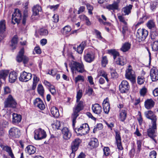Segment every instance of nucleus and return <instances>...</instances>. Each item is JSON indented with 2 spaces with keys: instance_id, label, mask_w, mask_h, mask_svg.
I'll list each match as a JSON object with an SVG mask.
<instances>
[{
  "instance_id": "nucleus-52",
  "label": "nucleus",
  "mask_w": 158,
  "mask_h": 158,
  "mask_svg": "<svg viewBox=\"0 0 158 158\" xmlns=\"http://www.w3.org/2000/svg\"><path fill=\"white\" fill-rule=\"evenodd\" d=\"M145 81L144 78L143 76H138L137 77V83L139 85L142 84Z\"/></svg>"
},
{
  "instance_id": "nucleus-46",
  "label": "nucleus",
  "mask_w": 158,
  "mask_h": 158,
  "mask_svg": "<svg viewBox=\"0 0 158 158\" xmlns=\"http://www.w3.org/2000/svg\"><path fill=\"white\" fill-rule=\"evenodd\" d=\"M108 60L106 56H103L102 57V64L104 67H105L108 63Z\"/></svg>"
},
{
  "instance_id": "nucleus-18",
  "label": "nucleus",
  "mask_w": 158,
  "mask_h": 158,
  "mask_svg": "<svg viewBox=\"0 0 158 158\" xmlns=\"http://www.w3.org/2000/svg\"><path fill=\"white\" fill-rule=\"evenodd\" d=\"M144 114L147 118L152 120V123H156V116L154 114L152 111L149 110L146 111L144 113Z\"/></svg>"
},
{
  "instance_id": "nucleus-29",
  "label": "nucleus",
  "mask_w": 158,
  "mask_h": 158,
  "mask_svg": "<svg viewBox=\"0 0 158 158\" xmlns=\"http://www.w3.org/2000/svg\"><path fill=\"white\" fill-rule=\"evenodd\" d=\"M0 146L4 150L8 153L9 155L11 158H14V155L10 147L7 146H4L2 145H1Z\"/></svg>"
},
{
  "instance_id": "nucleus-31",
  "label": "nucleus",
  "mask_w": 158,
  "mask_h": 158,
  "mask_svg": "<svg viewBox=\"0 0 158 158\" xmlns=\"http://www.w3.org/2000/svg\"><path fill=\"white\" fill-rule=\"evenodd\" d=\"M91 149H93L97 147L98 145V139L96 138H92L89 143Z\"/></svg>"
},
{
  "instance_id": "nucleus-64",
  "label": "nucleus",
  "mask_w": 158,
  "mask_h": 158,
  "mask_svg": "<svg viewBox=\"0 0 158 158\" xmlns=\"http://www.w3.org/2000/svg\"><path fill=\"white\" fill-rule=\"evenodd\" d=\"M54 19V22L56 23L58 22L59 21V16L57 14H54L52 17Z\"/></svg>"
},
{
  "instance_id": "nucleus-47",
  "label": "nucleus",
  "mask_w": 158,
  "mask_h": 158,
  "mask_svg": "<svg viewBox=\"0 0 158 158\" xmlns=\"http://www.w3.org/2000/svg\"><path fill=\"white\" fill-rule=\"evenodd\" d=\"M103 128V125L102 123L98 124L93 129V131L95 133L98 130L101 129Z\"/></svg>"
},
{
  "instance_id": "nucleus-12",
  "label": "nucleus",
  "mask_w": 158,
  "mask_h": 158,
  "mask_svg": "<svg viewBox=\"0 0 158 158\" xmlns=\"http://www.w3.org/2000/svg\"><path fill=\"white\" fill-rule=\"evenodd\" d=\"M120 2V0L114 1L112 4L106 5V8L110 11H112L114 12L115 10L118 9Z\"/></svg>"
},
{
  "instance_id": "nucleus-23",
  "label": "nucleus",
  "mask_w": 158,
  "mask_h": 158,
  "mask_svg": "<svg viewBox=\"0 0 158 158\" xmlns=\"http://www.w3.org/2000/svg\"><path fill=\"white\" fill-rule=\"evenodd\" d=\"M33 12L32 17L34 16H38L39 15V13L41 12L42 9L41 6L38 5L34 6L32 8Z\"/></svg>"
},
{
  "instance_id": "nucleus-20",
  "label": "nucleus",
  "mask_w": 158,
  "mask_h": 158,
  "mask_svg": "<svg viewBox=\"0 0 158 158\" xmlns=\"http://www.w3.org/2000/svg\"><path fill=\"white\" fill-rule=\"evenodd\" d=\"M92 109L94 113L98 115L100 114L102 110L101 106L97 103L92 105Z\"/></svg>"
},
{
  "instance_id": "nucleus-63",
  "label": "nucleus",
  "mask_w": 158,
  "mask_h": 158,
  "mask_svg": "<svg viewBox=\"0 0 158 158\" xmlns=\"http://www.w3.org/2000/svg\"><path fill=\"white\" fill-rule=\"evenodd\" d=\"M147 92V89L146 88L143 87L140 90V94L141 95L144 96Z\"/></svg>"
},
{
  "instance_id": "nucleus-40",
  "label": "nucleus",
  "mask_w": 158,
  "mask_h": 158,
  "mask_svg": "<svg viewBox=\"0 0 158 158\" xmlns=\"http://www.w3.org/2000/svg\"><path fill=\"white\" fill-rule=\"evenodd\" d=\"M37 89L38 94L41 96H43L44 93V89L43 85L41 84H39Z\"/></svg>"
},
{
  "instance_id": "nucleus-43",
  "label": "nucleus",
  "mask_w": 158,
  "mask_h": 158,
  "mask_svg": "<svg viewBox=\"0 0 158 158\" xmlns=\"http://www.w3.org/2000/svg\"><path fill=\"white\" fill-rule=\"evenodd\" d=\"M152 49L154 51L158 50V40L155 41L152 45Z\"/></svg>"
},
{
  "instance_id": "nucleus-39",
  "label": "nucleus",
  "mask_w": 158,
  "mask_h": 158,
  "mask_svg": "<svg viewBox=\"0 0 158 158\" xmlns=\"http://www.w3.org/2000/svg\"><path fill=\"white\" fill-rule=\"evenodd\" d=\"M18 42L17 38L16 36H14L11 40V46L13 49L15 48Z\"/></svg>"
},
{
  "instance_id": "nucleus-24",
  "label": "nucleus",
  "mask_w": 158,
  "mask_h": 158,
  "mask_svg": "<svg viewBox=\"0 0 158 158\" xmlns=\"http://www.w3.org/2000/svg\"><path fill=\"white\" fill-rule=\"evenodd\" d=\"M18 74L15 71L11 72L9 74V81L13 83L15 81L17 78Z\"/></svg>"
},
{
  "instance_id": "nucleus-19",
  "label": "nucleus",
  "mask_w": 158,
  "mask_h": 158,
  "mask_svg": "<svg viewBox=\"0 0 158 158\" xmlns=\"http://www.w3.org/2000/svg\"><path fill=\"white\" fill-rule=\"evenodd\" d=\"M81 142V140L78 138L75 139L73 141L71 144V148L72 151H76Z\"/></svg>"
},
{
  "instance_id": "nucleus-5",
  "label": "nucleus",
  "mask_w": 158,
  "mask_h": 158,
  "mask_svg": "<svg viewBox=\"0 0 158 158\" xmlns=\"http://www.w3.org/2000/svg\"><path fill=\"white\" fill-rule=\"evenodd\" d=\"M22 15L20 11L18 9H15L12 15V22L14 24L19 23L21 19Z\"/></svg>"
},
{
  "instance_id": "nucleus-44",
  "label": "nucleus",
  "mask_w": 158,
  "mask_h": 158,
  "mask_svg": "<svg viewBox=\"0 0 158 158\" xmlns=\"http://www.w3.org/2000/svg\"><path fill=\"white\" fill-rule=\"evenodd\" d=\"M120 49L123 52L127 51L128 50V42L123 44Z\"/></svg>"
},
{
  "instance_id": "nucleus-8",
  "label": "nucleus",
  "mask_w": 158,
  "mask_h": 158,
  "mask_svg": "<svg viewBox=\"0 0 158 158\" xmlns=\"http://www.w3.org/2000/svg\"><path fill=\"white\" fill-rule=\"evenodd\" d=\"M24 48H22L16 57V60L19 62H20L23 61V63L25 64L28 61L29 58L24 55Z\"/></svg>"
},
{
  "instance_id": "nucleus-10",
  "label": "nucleus",
  "mask_w": 158,
  "mask_h": 158,
  "mask_svg": "<svg viewBox=\"0 0 158 158\" xmlns=\"http://www.w3.org/2000/svg\"><path fill=\"white\" fill-rule=\"evenodd\" d=\"M9 133L10 137L13 138H19L21 134L19 129L15 127L10 128Z\"/></svg>"
},
{
  "instance_id": "nucleus-56",
  "label": "nucleus",
  "mask_w": 158,
  "mask_h": 158,
  "mask_svg": "<svg viewBox=\"0 0 158 158\" xmlns=\"http://www.w3.org/2000/svg\"><path fill=\"white\" fill-rule=\"evenodd\" d=\"M115 139L116 142H121V138L119 133L117 131L115 132Z\"/></svg>"
},
{
  "instance_id": "nucleus-32",
  "label": "nucleus",
  "mask_w": 158,
  "mask_h": 158,
  "mask_svg": "<svg viewBox=\"0 0 158 158\" xmlns=\"http://www.w3.org/2000/svg\"><path fill=\"white\" fill-rule=\"evenodd\" d=\"M109 54L113 56L114 60L119 56V52L115 49H110L108 51Z\"/></svg>"
},
{
  "instance_id": "nucleus-34",
  "label": "nucleus",
  "mask_w": 158,
  "mask_h": 158,
  "mask_svg": "<svg viewBox=\"0 0 158 158\" xmlns=\"http://www.w3.org/2000/svg\"><path fill=\"white\" fill-rule=\"evenodd\" d=\"M51 111L53 116L56 118H57L59 116V113L58 108L55 106H53L51 108Z\"/></svg>"
},
{
  "instance_id": "nucleus-14",
  "label": "nucleus",
  "mask_w": 158,
  "mask_h": 158,
  "mask_svg": "<svg viewBox=\"0 0 158 158\" xmlns=\"http://www.w3.org/2000/svg\"><path fill=\"white\" fill-rule=\"evenodd\" d=\"M128 83L127 81L123 80L119 85V89L121 92L127 93L128 91Z\"/></svg>"
},
{
  "instance_id": "nucleus-59",
  "label": "nucleus",
  "mask_w": 158,
  "mask_h": 158,
  "mask_svg": "<svg viewBox=\"0 0 158 158\" xmlns=\"http://www.w3.org/2000/svg\"><path fill=\"white\" fill-rule=\"evenodd\" d=\"M123 14L124 15L128 14V6H127L123 8L122 9Z\"/></svg>"
},
{
  "instance_id": "nucleus-58",
  "label": "nucleus",
  "mask_w": 158,
  "mask_h": 158,
  "mask_svg": "<svg viewBox=\"0 0 158 158\" xmlns=\"http://www.w3.org/2000/svg\"><path fill=\"white\" fill-rule=\"evenodd\" d=\"M64 33L67 34L71 30V27L69 26H66L64 28Z\"/></svg>"
},
{
  "instance_id": "nucleus-13",
  "label": "nucleus",
  "mask_w": 158,
  "mask_h": 158,
  "mask_svg": "<svg viewBox=\"0 0 158 158\" xmlns=\"http://www.w3.org/2000/svg\"><path fill=\"white\" fill-rule=\"evenodd\" d=\"M136 75L132 67L129 65V80L132 85L136 84Z\"/></svg>"
},
{
  "instance_id": "nucleus-22",
  "label": "nucleus",
  "mask_w": 158,
  "mask_h": 158,
  "mask_svg": "<svg viewBox=\"0 0 158 158\" xmlns=\"http://www.w3.org/2000/svg\"><path fill=\"white\" fill-rule=\"evenodd\" d=\"M12 115V123L13 124H17L21 122L22 119V116L20 114L13 113Z\"/></svg>"
},
{
  "instance_id": "nucleus-41",
  "label": "nucleus",
  "mask_w": 158,
  "mask_h": 158,
  "mask_svg": "<svg viewBox=\"0 0 158 158\" xmlns=\"http://www.w3.org/2000/svg\"><path fill=\"white\" fill-rule=\"evenodd\" d=\"M9 72L7 70L1 71L0 72V79H2L5 80Z\"/></svg>"
},
{
  "instance_id": "nucleus-45",
  "label": "nucleus",
  "mask_w": 158,
  "mask_h": 158,
  "mask_svg": "<svg viewBox=\"0 0 158 158\" xmlns=\"http://www.w3.org/2000/svg\"><path fill=\"white\" fill-rule=\"evenodd\" d=\"M82 96V90L79 89L78 91L77 92V94L76 96L77 100L76 102L80 101L81 98Z\"/></svg>"
},
{
  "instance_id": "nucleus-30",
  "label": "nucleus",
  "mask_w": 158,
  "mask_h": 158,
  "mask_svg": "<svg viewBox=\"0 0 158 158\" xmlns=\"http://www.w3.org/2000/svg\"><path fill=\"white\" fill-rule=\"evenodd\" d=\"M151 36L152 39L158 40V30L157 28L151 30Z\"/></svg>"
},
{
  "instance_id": "nucleus-48",
  "label": "nucleus",
  "mask_w": 158,
  "mask_h": 158,
  "mask_svg": "<svg viewBox=\"0 0 158 158\" xmlns=\"http://www.w3.org/2000/svg\"><path fill=\"white\" fill-rule=\"evenodd\" d=\"M142 141L141 140H139L137 141V152L139 153L141 150V145Z\"/></svg>"
},
{
  "instance_id": "nucleus-26",
  "label": "nucleus",
  "mask_w": 158,
  "mask_h": 158,
  "mask_svg": "<svg viewBox=\"0 0 158 158\" xmlns=\"http://www.w3.org/2000/svg\"><path fill=\"white\" fill-rule=\"evenodd\" d=\"M94 54L93 53H89L84 56L85 60L88 62L90 63L94 59Z\"/></svg>"
},
{
  "instance_id": "nucleus-54",
  "label": "nucleus",
  "mask_w": 158,
  "mask_h": 158,
  "mask_svg": "<svg viewBox=\"0 0 158 158\" xmlns=\"http://www.w3.org/2000/svg\"><path fill=\"white\" fill-rule=\"evenodd\" d=\"M151 9L153 10L158 6V2L156 1H154L151 4Z\"/></svg>"
},
{
  "instance_id": "nucleus-3",
  "label": "nucleus",
  "mask_w": 158,
  "mask_h": 158,
  "mask_svg": "<svg viewBox=\"0 0 158 158\" xmlns=\"http://www.w3.org/2000/svg\"><path fill=\"white\" fill-rule=\"evenodd\" d=\"M89 130V126L87 123L83 124L79 127L76 128L75 129V131L81 135L86 134Z\"/></svg>"
},
{
  "instance_id": "nucleus-38",
  "label": "nucleus",
  "mask_w": 158,
  "mask_h": 158,
  "mask_svg": "<svg viewBox=\"0 0 158 158\" xmlns=\"http://www.w3.org/2000/svg\"><path fill=\"white\" fill-rule=\"evenodd\" d=\"M33 82L32 87V89L34 90L36 88L37 84L39 81V78L35 75H33Z\"/></svg>"
},
{
  "instance_id": "nucleus-55",
  "label": "nucleus",
  "mask_w": 158,
  "mask_h": 158,
  "mask_svg": "<svg viewBox=\"0 0 158 158\" xmlns=\"http://www.w3.org/2000/svg\"><path fill=\"white\" fill-rule=\"evenodd\" d=\"M84 78L83 76L81 75H78L75 78V81L76 83L77 82L79 81H84Z\"/></svg>"
},
{
  "instance_id": "nucleus-37",
  "label": "nucleus",
  "mask_w": 158,
  "mask_h": 158,
  "mask_svg": "<svg viewBox=\"0 0 158 158\" xmlns=\"http://www.w3.org/2000/svg\"><path fill=\"white\" fill-rule=\"evenodd\" d=\"M147 27L150 29H152L156 28V27L155 23L153 20H150L148 21L147 23Z\"/></svg>"
},
{
  "instance_id": "nucleus-27",
  "label": "nucleus",
  "mask_w": 158,
  "mask_h": 158,
  "mask_svg": "<svg viewBox=\"0 0 158 158\" xmlns=\"http://www.w3.org/2000/svg\"><path fill=\"white\" fill-rule=\"evenodd\" d=\"M26 152L29 155L34 154L36 151V148L34 146L30 145L28 146L25 149Z\"/></svg>"
},
{
  "instance_id": "nucleus-28",
  "label": "nucleus",
  "mask_w": 158,
  "mask_h": 158,
  "mask_svg": "<svg viewBox=\"0 0 158 158\" xmlns=\"http://www.w3.org/2000/svg\"><path fill=\"white\" fill-rule=\"evenodd\" d=\"M155 102L152 99L147 100L144 103L145 107L147 109H150L154 106Z\"/></svg>"
},
{
  "instance_id": "nucleus-42",
  "label": "nucleus",
  "mask_w": 158,
  "mask_h": 158,
  "mask_svg": "<svg viewBox=\"0 0 158 158\" xmlns=\"http://www.w3.org/2000/svg\"><path fill=\"white\" fill-rule=\"evenodd\" d=\"M99 74L100 76H102L104 77L106 79V81L108 82L109 80L107 77V75L105 71L103 70L100 71L99 72Z\"/></svg>"
},
{
  "instance_id": "nucleus-62",
  "label": "nucleus",
  "mask_w": 158,
  "mask_h": 158,
  "mask_svg": "<svg viewBox=\"0 0 158 158\" xmlns=\"http://www.w3.org/2000/svg\"><path fill=\"white\" fill-rule=\"evenodd\" d=\"M11 92L10 88L8 86H5L4 88V93L5 94H8Z\"/></svg>"
},
{
  "instance_id": "nucleus-51",
  "label": "nucleus",
  "mask_w": 158,
  "mask_h": 158,
  "mask_svg": "<svg viewBox=\"0 0 158 158\" xmlns=\"http://www.w3.org/2000/svg\"><path fill=\"white\" fill-rule=\"evenodd\" d=\"M39 33L41 35H46L48 34V31L46 29L41 28L40 31Z\"/></svg>"
},
{
  "instance_id": "nucleus-35",
  "label": "nucleus",
  "mask_w": 158,
  "mask_h": 158,
  "mask_svg": "<svg viewBox=\"0 0 158 158\" xmlns=\"http://www.w3.org/2000/svg\"><path fill=\"white\" fill-rule=\"evenodd\" d=\"M86 45V42H83L81 44L77 47V52L80 54H81L84 50V48Z\"/></svg>"
},
{
  "instance_id": "nucleus-60",
  "label": "nucleus",
  "mask_w": 158,
  "mask_h": 158,
  "mask_svg": "<svg viewBox=\"0 0 158 158\" xmlns=\"http://www.w3.org/2000/svg\"><path fill=\"white\" fill-rule=\"evenodd\" d=\"M156 153L155 151H152L150 153V158H156Z\"/></svg>"
},
{
  "instance_id": "nucleus-61",
  "label": "nucleus",
  "mask_w": 158,
  "mask_h": 158,
  "mask_svg": "<svg viewBox=\"0 0 158 158\" xmlns=\"http://www.w3.org/2000/svg\"><path fill=\"white\" fill-rule=\"evenodd\" d=\"M49 90L51 93L53 95H54L56 93L55 87L53 85L51 86L49 88Z\"/></svg>"
},
{
  "instance_id": "nucleus-17",
  "label": "nucleus",
  "mask_w": 158,
  "mask_h": 158,
  "mask_svg": "<svg viewBox=\"0 0 158 158\" xmlns=\"http://www.w3.org/2000/svg\"><path fill=\"white\" fill-rule=\"evenodd\" d=\"M62 133L63 139L66 140L69 139L71 136V133L69 128L67 127H64L62 129Z\"/></svg>"
},
{
  "instance_id": "nucleus-4",
  "label": "nucleus",
  "mask_w": 158,
  "mask_h": 158,
  "mask_svg": "<svg viewBox=\"0 0 158 158\" xmlns=\"http://www.w3.org/2000/svg\"><path fill=\"white\" fill-rule=\"evenodd\" d=\"M152 125L148 129L147 134L148 136L153 139L155 141L154 139L156 136V133L157 130L156 123H152Z\"/></svg>"
},
{
  "instance_id": "nucleus-50",
  "label": "nucleus",
  "mask_w": 158,
  "mask_h": 158,
  "mask_svg": "<svg viewBox=\"0 0 158 158\" xmlns=\"http://www.w3.org/2000/svg\"><path fill=\"white\" fill-rule=\"evenodd\" d=\"M103 151L104 155L106 156H108L110 153V150L108 147H104L103 148Z\"/></svg>"
},
{
  "instance_id": "nucleus-7",
  "label": "nucleus",
  "mask_w": 158,
  "mask_h": 158,
  "mask_svg": "<svg viewBox=\"0 0 158 158\" xmlns=\"http://www.w3.org/2000/svg\"><path fill=\"white\" fill-rule=\"evenodd\" d=\"M148 35V32L143 29L139 28L137 30V38L139 41H143L146 39Z\"/></svg>"
},
{
  "instance_id": "nucleus-15",
  "label": "nucleus",
  "mask_w": 158,
  "mask_h": 158,
  "mask_svg": "<svg viewBox=\"0 0 158 158\" xmlns=\"http://www.w3.org/2000/svg\"><path fill=\"white\" fill-rule=\"evenodd\" d=\"M6 21L2 20L0 21V42L3 39L4 35V33L5 31Z\"/></svg>"
},
{
  "instance_id": "nucleus-11",
  "label": "nucleus",
  "mask_w": 158,
  "mask_h": 158,
  "mask_svg": "<svg viewBox=\"0 0 158 158\" xmlns=\"http://www.w3.org/2000/svg\"><path fill=\"white\" fill-rule=\"evenodd\" d=\"M31 77L32 75L31 73L24 71L21 73L19 79L20 81L26 82L30 80Z\"/></svg>"
},
{
  "instance_id": "nucleus-6",
  "label": "nucleus",
  "mask_w": 158,
  "mask_h": 158,
  "mask_svg": "<svg viewBox=\"0 0 158 158\" xmlns=\"http://www.w3.org/2000/svg\"><path fill=\"white\" fill-rule=\"evenodd\" d=\"M17 103L15 100L11 95H9L4 102L5 107L15 108Z\"/></svg>"
},
{
  "instance_id": "nucleus-9",
  "label": "nucleus",
  "mask_w": 158,
  "mask_h": 158,
  "mask_svg": "<svg viewBox=\"0 0 158 158\" xmlns=\"http://www.w3.org/2000/svg\"><path fill=\"white\" fill-rule=\"evenodd\" d=\"M34 138L36 140H40L44 139L46 137L45 131L41 128H39L35 130Z\"/></svg>"
},
{
  "instance_id": "nucleus-21",
  "label": "nucleus",
  "mask_w": 158,
  "mask_h": 158,
  "mask_svg": "<svg viewBox=\"0 0 158 158\" xmlns=\"http://www.w3.org/2000/svg\"><path fill=\"white\" fill-rule=\"evenodd\" d=\"M34 104L41 110H43L45 108V106L43 102L39 98H37L34 100Z\"/></svg>"
},
{
  "instance_id": "nucleus-2",
  "label": "nucleus",
  "mask_w": 158,
  "mask_h": 158,
  "mask_svg": "<svg viewBox=\"0 0 158 158\" xmlns=\"http://www.w3.org/2000/svg\"><path fill=\"white\" fill-rule=\"evenodd\" d=\"M70 67L73 74L74 72L82 73L85 71L84 66L82 62L79 63L76 61H72L70 64Z\"/></svg>"
},
{
  "instance_id": "nucleus-33",
  "label": "nucleus",
  "mask_w": 158,
  "mask_h": 158,
  "mask_svg": "<svg viewBox=\"0 0 158 158\" xmlns=\"http://www.w3.org/2000/svg\"><path fill=\"white\" fill-rule=\"evenodd\" d=\"M114 61L116 64L121 65H123L126 63V59L121 56H119Z\"/></svg>"
},
{
  "instance_id": "nucleus-1",
  "label": "nucleus",
  "mask_w": 158,
  "mask_h": 158,
  "mask_svg": "<svg viewBox=\"0 0 158 158\" xmlns=\"http://www.w3.org/2000/svg\"><path fill=\"white\" fill-rule=\"evenodd\" d=\"M77 103L73 109V113L72 115L73 124L76 122V119L79 115L78 113L82 110L84 107L83 102L82 101L76 102Z\"/></svg>"
},
{
  "instance_id": "nucleus-25",
  "label": "nucleus",
  "mask_w": 158,
  "mask_h": 158,
  "mask_svg": "<svg viewBox=\"0 0 158 158\" xmlns=\"http://www.w3.org/2000/svg\"><path fill=\"white\" fill-rule=\"evenodd\" d=\"M103 106L104 112L106 114H108L110 111V106L107 98H106L103 101Z\"/></svg>"
},
{
  "instance_id": "nucleus-36",
  "label": "nucleus",
  "mask_w": 158,
  "mask_h": 158,
  "mask_svg": "<svg viewBox=\"0 0 158 158\" xmlns=\"http://www.w3.org/2000/svg\"><path fill=\"white\" fill-rule=\"evenodd\" d=\"M127 114L126 111L125 110H122L120 111L119 118L121 121H124L126 118Z\"/></svg>"
},
{
  "instance_id": "nucleus-49",
  "label": "nucleus",
  "mask_w": 158,
  "mask_h": 158,
  "mask_svg": "<svg viewBox=\"0 0 158 158\" xmlns=\"http://www.w3.org/2000/svg\"><path fill=\"white\" fill-rule=\"evenodd\" d=\"M59 5L57 4L55 5H49L48 6V8L50 10L54 11L57 10L59 7Z\"/></svg>"
},
{
  "instance_id": "nucleus-57",
  "label": "nucleus",
  "mask_w": 158,
  "mask_h": 158,
  "mask_svg": "<svg viewBox=\"0 0 158 158\" xmlns=\"http://www.w3.org/2000/svg\"><path fill=\"white\" fill-rule=\"evenodd\" d=\"M60 122L59 121H57L55 123L53 124V127L54 128H55L57 129H60Z\"/></svg>"
},
{
  "instance_id": "nucleus-16",
  "label": "nucleus",
  "mask_w": 158,
  "mask_h": 158,
  "mask_svg": "<svg viewBox=\"0 0 158 158\" xmlns=\"http://www.w3.org/2000/svg\"><path fill=\"white\" fill-rule=\"evenodd\" d=\"M150 76L153 81H156L158 80V71L155 67L151 69L150 71Z\"/></svg>"
},
{
  "instance_id": "nucleus-53",
  "label": "nucleus",
  "mask_w": 158,
  "mask_h": 158,
  "mask_svg": "<svg viewBox=\"0 0 158 158\" xmlns=\"http://www.w3.org/2000/svg\"><path fill=\"white\" fill-rule=\"evenodd\" d=\"M86 7L88 10L89 13L90 15L92 14L93 13L92 11L94 9L93 6L89 4H86Z\"/></svg>"
}]
</instances>
